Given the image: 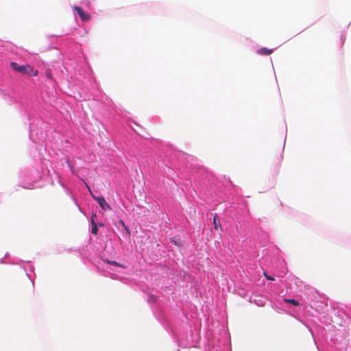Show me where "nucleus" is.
Segmentation results:
<instances>
[{
    "label": "nucleus",
    "instance_id": "nucleus-1",
    "mask_svg": "<svg viewBox=\"0 0 351 351\" xmlns=\"http://www.w3.org/2000/svg\"><path fill=\"white\" fill-rule=\"evenodd\" d=\"M10 67L16 71L26 74L30 76H35L37 75V71H34V69L29 65H19L14 62L10 63Z\"/></svg>",
    "mask_w": 351,
    "mask_h": 351
},
{
    "label": "nucleus",
    "instance_id": "nucleus-2",
    "mask_svg": "<svg viewBox=\"0 0 351 351\" xmlns=\"http://www.w3.org/2000/svg\"><path fill=\"white\" fill-rule=\"evenodd\" d=\"M90 195L97 202L99 206L104 210H110L112 209L109 204L105 200L104 197L95 196L92 191H90Z\"/></svg>",
    "mask_w": 351,
    "mask_h": 351
},
{
    "label": "nucleus",
    "instance_id": "nucleus-3",
    "mask_svg": "<svg viewBox=\"0 0 351 351\" xmlns=\"http://www.w3.org/2000/svg\"><path fill=\"white\" fill-rule=\"evenodd\" d=\"M73 9L77 12L80 19L83 21H88L90 19L89 14L85 12L82 8L75 5Z\"/></svg>",
    "mask_w": 351,
    "mask_h": 351
},
{
    "label": "nucleus",
    "instance_id": "nucleus-4",
    "mask_svg": "<svg viewBox=\"0 0 351 351\" xmlns=\"http://www.w3.org/2000/svg\"><path fill=\"white\" fill-rule=\"evenodd\" d=\"M213 226L215 230L221 232L223 230L222 226L219 221V216L217 213L214 214L213 216Z\"/></svg>",
    "mask_w": 351,
    "mask_h": 351
},
{
    "label": "nucleus",
    "instance_id": "nucleus-5",
    "mask_svg": "<svg viewBox=\"0 0 351 351\" xmlns=\"http://www.w3.org/2000/svg\"><path fill=\"white\" fill-rule=\"evenodd\" d=\"M272 49H268L267 48H261L258 50V53L261 55H269L272 53Z\"/></svg>",
    "mask_w": 351,
    "mask_h": 351
},
{
    "label": "nucleus",
    "instance_id": "nucleus-6",
    "mask_svg": "<svg viewBox=\"0 0 351 351\" xmlns=\"http://www.w3.org/2000/svg\"><path fill=\"white\" fill-rule=\"evenodd\" d=\"M284 301L287 303H290L295 306H299L298 301L294 300V299H285Z\"/></svg>",
    "mask_w": 351,
    "mask_h": 351
},
{
    "label": "nucleus",
    "instance_id": "nucleus-7",
    "mask_svg": "<svg viewBox=\"0 0 351 351\" xmlns=\"http://www.w3.org/2000/svg\"><path fill=\"white\" fill-rule=\"evenodd\" d=\"M91 232L93 234H97L98 232V227L97 224L92 225Z\"/></svg>",
    "mask_w": 351,
    "mask_h": 351
},
{
    "label": "nucleus",
    "instance_id": "nucleus-8",
    "mask_svg": "<svg viewBox=\"0 0 351 351\" xmlns=\"http://www.w3.org/2000/svg\"><path fill=\"white\" fill-rule=\"evenodd\" d=\"M119 223H121L122 225L123 228L125 230L127 234H130V230H129L128 228L125 226V223L122 220H120Z\"/></svg>",
    "mask_w": 351,
    "mask_h": 351
},
{
    "label": "nucleus",
    "instance_id": "nucleus-9",
    "mask_svg": "<svg viewBox=\"0 0 351 351\" xmlns=\"http://www.w3.org/2000/svg\"><path fill=\"white\" fill-rule=\"evenodd\" d=\"M96 217H97L96 214H95V213L92 214L91 217H90L91 225L97 224V223H95V219Z\"/></svg>",
    "mask_w": 351,
    "mask_h": 351
},
{
    "label": "nucleus",
    "instance_id": "nucleus-10",
    "mask_svg": "<svg viewBox=\"0 0 351 351\" xmlns=\"http://www.w3.org/2000/svg\"><path fill=\"white\" fill-rule=\"evenodd\" d=\"M106 262H107L108 263L110 264V265H113L114 266H120V264L118 263L116 261H108V260H106Z\"/></svg>",
    "mask_w": 351,
    "mask_h": 351
},
{
    "label": "nucleus",
    "instance_id": "nucleus-11",
    "mask_svg": "<svg viewBox=\"0 0 351 351\" xmlns=\"http://www.w3.org/2000/svg\"><path fill=\"white\" fill-rule=\"evenodd\" d=\"M263 275L268 280H274V278L268 275L266 272H264Z\"/></svg>",
    "mask_w": 351,
    "mask_h": 351
},
{
    "label": "nucleus",
    "instance_id": "nucleus-12",
    "mask_svg": "<svg viewBox=\"0 0 351 351\" xmlns=\"http://www.w3.org/2000/svg\"><path fill=\"white\" fill-rule=\"evenodd\" d=\"M85 184H86V188L88 189V191H89V192L90 193L91 189H90V186H89L86 183H85Z\"/></svg>",
    "mask_w": 351,
    "mask_h": 351
},
{
    "label": "nucleus",
    "instance_id": "nucleus-13",
    "mask_svg": "<svg viewBox=\"0 0 351 351\" xmlns=\"http://www.w3.org/2000/svg\"><path fill=\"white\" fill-rule=\"evenodd\" d=\"M69 167H70V169H71V171H73V167L71 166V165H69Z\"/></svg>",
    "mask_w": 351,
    "mask_h": 351
},
{
    "label": "nucleus",
    "instance_id": "nucleus-14",
    "mask_svg": "<svg viewBox=\"0 0 351 351\" xmlns=\"http://www.w3.org/2000/svg\"><path fill=\"white\" fill-rule=\"evenodd\" d=\"M69 167H70V169H71V171H73V167L71 166V165H69Z\"/></svg>",
    "mask_w": 351,
    "mask_h": 351
}]
</instances>
